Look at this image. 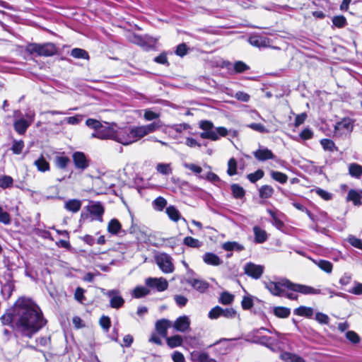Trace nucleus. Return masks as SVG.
Listing matches in <instances>:
<instances>
[{
    "label": "nucleus",
    "instance_id": "17",
    "mask_svg": "<svg viewBox=\"0 0 362 362\" xmlns=\"http://www.w3.org/2000/svg\"><path fill=\"white\" fill-rule=\"evenodd\" d=\"M346 200L352 202L355 206H360L362 204V190L350 189Z\"/></svg>",
    "mask_w": 362,
    "mask_h": 362
},
{
    "label": "nucleus",
    "instance_id": "60",
    "mask_svg": "<svg viewBox=\"0 0 362 362\" xmlns=\"http://www.w3.org/2000/svg\"><path fill=\"white\" fill-rule=\"evenodd\" d=\"M315 320L320 324L327 325L329 322V317L322 313H317L315 314Z\"/></svg>",
    "mask_w": 362,
    "mask_h": 362
},
{
    "label": "nucleus",
    "instance_id": "7",
    "mask_svg": "<svg viewBox=\"0 0 362 362\" xmlns=\"http://www.w3.org/2000/svg\"><path fill=\"white\" fill-rule=\"evenodd\" d=\"M116 124L104 127L101 126L99 129L92 134L91 137L100 139H115Z\"/></svg>",
    "mask_w": 362,
    "mask_h": 362
},
{
    "label": "nucleus",
    "instance_id": "56",
    "mask_svg": "<svg viewBox=\"0 0 362 362\" xmlns=\"http://www.w3.org/2000/svg\"><path fill=\"white\" fill-rule=\"evenodd\" d=\"M170 128L177 133H181L185 130H188L191 129L189 124L187 123L173 124L170 127Z\"/></svg>",
    "mask_w": 362,
    "mask_h": 362
},
{
    "label": "nucleus",
    "instance_id": "32",
    "mask_svg": "<svg viewBox=\"0 0 362 362\" xmlns=\"http://www.w3.org/2000/svg\"><path fill=\"white\" fill-rule=\"evenodd\" d=\"M335 131H347L349 132L352 129V125L349 119H344L341 122H339L336 124L334 127Z\"/></svg>",
    "mask_w": 362,
    "mask_h": 362
},
{
    "label": "nucleus",
    "instance_id": "64",
    "mask_svg": "<svg viewBox=\"0 0 362 362\" xmlns=\"http://www.w3.org/2000/svg\"><path fill=\"white\" fill-rule=\"evenodd\" d=\"M86 124L88 127L94 129L95 131L99 129V128H100L102 126L99 121L94 119H88L86 122Z\"/></svg>",
    "mask_w": 362,
    "mask_h": 362
},
{
    "label": "nucleus",
    "instance_id": "14",
    "mask_svg": "<svg viewBox=\"0 0 362 362\" xmlns=\"http://www.w3.org/2000/svg\"><path fill=\"white\" fill-rule=\"evenodd\" d=\"M249 42L252 46L261 48L270 46V40L267 37L260 35H253L249 38Z\"/></svg>",
    "mask_w": 362,
    "mask_h": 362
},
{
    "label": "nucleus",
    "instance_id": "26",
    "mask_svg": "<svg viewBox=\"0 0 362 362\" xmlns=\"http://www.w3.org/2000/svg\"><path fill=\"white\" fill-rule=\"evenodd\" d=\"M165 212L169 218L175 222H177L181 218L180 211L174 206L167 207Z\"/></svg>",
    "mask_w": 362,
    "mask_h": 362
},
{
    "label": "nucleus",
    "instance_id": "42",
    "mask_svg": "<svg viewBox=\"0 0 362 362\" xmlns=\"http://www.w3.org/2000/svg\"><path fill=\"white\" fill-rule=\"evenodd\" d=\"M71 55L76 59H88V52L80 48H74L71 52Z\"/></svg>",
    "mask_w": 362,
    "mask_h": 362
},
{
    "label": "nucleus",
    "instance_id": "31",
    "mask_svg": "<svg viewBox=\"0 0 362 362\" xmlns=\"http://www.w3.org/2000/svg\"><path fill=\"white\" fill-rule=\"evenodd\" d=\"M259 197L262 199L270 198L274 194V189L270 185H263L259 190Z\"/></svg>",
    "mask_w": 362,
    "mask_h": 362
},
{
    "label": "nucleus",
    "instance_id": "21",
    "mask_svg": "<svg viewBox=\"0 0 362 362\" xmlns=\"http://www.w3.org/2000/svg\"><path fill=\"white\" fill-rule=\"evenodd\" d=\"M188 283L200 293H204L209 288V284L203 280L192 279L188 280Z\"/></svg>",
    "mask_w": 362,
    "mask_h": 362
},
{
    "label": "nucleus",
    "instance_id": "44",
    "mask_svg": "<svg viewBox=\"0 0 362 362\" xmlns=\"http://www.w3.org/2000/svg\"><path fill=\"white\" fill-rule=\"evenodd\" d=\"M332 23L334 26L341 28L346 25V19L344 16H336L332 18Z\"/></svg>",
    "mask_w": 362,
    "mask_h": 362
},
{
    "label": "nucleus",
    "instance_id": "45",
    "mask_svg": "<svg viewBox=\"0 0 362 362\" xmlns=\"http://www.w3.org/2000/svg\"><path fill=\"white\" fill-rule=\"evenodd\" d=\"M234 300V296L228 292H223L219 298V302L223 305H230Z\"/></svg>",
    "mask_w": 362,
    "mask_h": 362
},
{
    "label": "nucleus",
    "instance_id": "61",
    "mask_svg": "<svg viewBox=\"0 0 362 362\" xmlns=\"http://www.w3.org/2000/svg\"><path fill=\"white\" fill-rule=\"evenodd\" d=\"M174 300L176 304L180 308L185 306L188 302V299L182 295H175Z\"/></svg>",
    "mask_w": 362,
    "mask_h": 362
},
{
    "label": "nucleus",
    "instance_id": "13",
    "mask_svg": "<svg viewBox=\"0 0 362 362\" xmlns=\"http://www.w3.org/2000/svg\"><path fill=\"white\" fill-rule=\"evenodd\" d=\"M73 160L76 168L84 170L88 166V161L82 152H75L73 154Z\"/></svg>",
    "mask_w": 362,
    "mask_h": 362
},
{
    "label": "nucleus",
    "instance_id": "4",
    "mask_svg": "<svg viewBox=\"0 0 362 362\" xmlns=\"http://www.w3.org/2000/svg\"><path fill=\"white\" fill-rule=\"evenodd\" d=\"M199 127L204 130L200 134L202 139L217 141L219 136H226L228 134V130L225 127H220L214 129V124L208 120H202L199 122Z\"/></svg>",
    "mask_w": 362,
    "mask_h": 362
},
{
    "label": "nucleus",
    "instance_id": "40",
    "mask_svg": "<svg viewBox=\"0 0 362 362\" xmlns=\"http://www.w3.org/2000/svg\"><path fill=\"white\" fill-rule=\"evenodd\" d=\"M70 163V159L66 156H59L55 158V165L60 169H64Z\"/></svg>",
    "mask_w": 362,
    "mask_h": 362
},
{
    "label": "nucleus",
    "instance_id": "2",
    "mask_svg": "<svg viewBox=\"0 0 362 362\" xmlns=\"http://www.w3.org/2000/svg\"><path fill=\"white\" fill-rule=\"evenodd\" d=\"M264 286L272 295L276 296H284L285 289L298 292L305 295H317L321 293V291L320 289L315 288L310 286L294 284L286 279H283L278 281H270L264 282Z\"/></svg>",
    "mask_w": 362,
    "mask_h": 362
},
{
    "label": "nucleus",
    "instance_id": "41",
    "mask_svg": "<svg viewBox=\"0 0 362 362\" xmlns=\"http://www.w3.org/2000/svg\"><path fill=\"white\" fill-rule=\"evenodd\" d=\"M231 191L233 197L236 199H241L245 196L244 189L238 184L231 185Z\"/></svg>",
    "mask_w": 362,
    "mask_h": 362
},
{
    "label": "nucleus",
    "instance_id": "3",
    "mask_svg": "<svg viewBox=\"0 0 362 362\" xmlns=\"http://www.w3.org/2000/svg\"><path fill=\"white\" fill-rule=\"evenodd\" d=\"M136 127H118L116 126L115 141L124 146L139 140Z\"/></svg>",
    "mask_w": 362,
    "mask_h": 362
},
{
    "label": "nucleus",
    "instance_id": "50",
    "mask_svg": "<svg viewBox=\"0 0 362 362\" xmlns=\"http://www.w3.org/2000/svg\"><path fill=\"white\" fill-rule=\"evenodd\" d=\"M320 144L325 151H329L332 152L336 148L334 143L330 139H323L320 141Z\"/></svg>",
    "mask_w": 362,
    "mask_h": 362
},
{
    "label": "nucleus",
    "instance_id": "34",
    "mask_svg": "<svg viewBox=\"0 0 362 362\" xmlns=\"http://www.w3.org/2000/svg\"><path fill=\"white\" fill-rule=\"evenodd\" d=\"M281 358L285 362H303L301 357L288 352L281 354Z\"/></svg>",
    "mask_w": 362,
    "mask_h": 362
},
{
    "label": "nucleus",
    "instance_id": "33",
    "mask_svg": "<svg viewBox=\"0 0 362 362\" xmlns=\"http://www.w3.org/2000/svg\"><path fill=\"white\" fill-rule=\"evenodd\" d=\"M34 165L37 170L41 172H45L49 170V164L43 156H41L34 162Z\"/></svg>",
    "mask_w": 362,
    "mask_h": 362
},
{
    "label": "nucleus",
    "instance_id": "19",
    "mask_svg": "<svg viewBox=\"0 0 362 362\" xmlns=\"http://www.w3.org/2000/svg\"><path fill=\"white\" fill-rule=\"evenodd\" d=\"M81 206L82 202L81 200L73 199L65 202L64 209L70 212L76 213L81 209Z\"/></svg>",
    "mask_w": 362,
    "mask_h": 362
},
{
    "label": "nucleus",
    "instance_id": "24",
    "mask_svg": "<svg viewBox=\"0 0 362 362\" xmlns=\"http://www.w3.org/2000/svg\"><path fill=\"white\" fill-rule=\"evenodd\" d=\"M30 123L28 122V120H25V119H19L16 120L13 124L14 129L19 134H23L28 127L30 126Z\"/></svg>",
    "mask_w": 362,
    "mask_h": 362
},
{
    "label": "nucleus",
    "instance_id": "11",
    "mask_svg": "<svg viewBox=\"0 0 362 362\" xmlns=\"http://www.w3.org/2000/svg\"><path fill=\"white\" fill-rule=\"evenodd\" d=\"M159 127V124L156 122H153L147 125L136 127L139 139H141L146 135L155 132Z\"/></svg>",
    "mask_w": 362,
    "mask_h": 362
},
{
    "label": "nucleus",
    "instance_id": "22",
    "mask_svg": "<svg viewBox=\"0 0 362 362\" xmlns=\"http://www.w3.org/2000/svg\"><path fill=\"white\" fill-rule=\"evenodd\" d=\"M107 180L108 177L106 176L98 177L95 180L94 184L100 187V191L101 192L110 189L115 185L113 183L110 182Z\"/></svg>",
    "mask_w": 362,
    "mask_h": 362
},
{
    "label": "nucleus",
    "instance_id": "43",
    "mask_svg": "<svg viewBox=\"0 0 362 362\" xmlns=\"http://www.w3.org/2000/svg\"><path fill=\"white\" fill-rule=\"evenodd\" d=\"M167 201L165 198L162 197H157L153 202V206L157 211H163V209L166 206Z\"/></svg>",
    "mask_w": 362,
    "mask_h": 362
},
{
    "label": "nucleus",
    "instance_id": "63",
    "mask_svg": "<svg viewBox=\"0 0 362 362\" xmlns=\"http://www.w3.org/2000/svg\"><path fill=\"white\" fill-rule=\"evenodd\" d=\"M188 48L185 43L180 44L177 45L175 54L181 57H184L187 53Z\"/></svg>",
    "mask_w": 362,
    "mask_h": 362
},
{
    "label": "nucleus",
    "instance_id": "53",
    "mask_svg": "<svg viewBox=\"0 0 362 362\" xmlns=\"http://www.w3.org/2000/svg\"><path fill=\"white\" fill-rule=\"evenodd\" d=\"M249 69L250 67L242 61H238L234 64V69L236 73H243Z\"/></svg>",
    "mask_w": 362,
    "mask_h": 362
},
{
    "label": "nucleus",
    "instance_id": "57",
    "mask_svg": "<svg viewBox=\"0 0 362 362\" xmlns=\"http://www.w3.org/2000/svg\"><path fill=\"white\" fill-rule=\"evenodd\" d=\"M183 165L185 168L190 170L196 175L200 174L202 172V168L196 164L185 163Z\"/></svg>",
    "mask_w": 362,
    "mask_h": 362
},
{
    "label": "nucleus",
    "instance_id": "46",
    "mask_svg": "<svg viewBox=\"0 0 362 362\" xmlns=\"http://www.w3.org/2000/svg\"><path fill=\"white\" fill-rule=\"evenodd\" d=\"M156 170L163 175H170L172 173V169L169 163H158L156 166Z\"/></svg>",
    "mask_w": 362,
    "mask_h": 362
},
{
    "label": "nucleus",
    "instance_id": "48",
    "mask_svg": "<svg viewBox=\"0 0 362 362\" xmlns=\"http://www.w3.org/2000/svg\"><path fill=\"white\" fill-rule=\"evenodd\" d=\"M24 148V142L22 140L16 141L14 140L13 142V145L11 147V151L14 154H20L21 153L23 149Z\"/></svg>",
    "mask_w": 362,
    "mask_h": 362
},
{
    "label": "nucleus",
    "instance_id": "29",
    "mask_svg": "<svg viewBox=\"0 0 362 362\" xmlns=\"http://www.w3.org/2000/svg\"><path fill=\"white\" fill-rule=\"evenodd\" d=\"M150 293V290L144 286H136L132 293V296L135 298L144 297Z\"/></svg>",
    "mask_w": 362,
    "mask_h": 362
},
{
    "label": "nucleus",
    "instance_id": "51",
    "mask_svg": "<svg viewBox=\"0 0 362 362\" xmlns=\"http://www.w3.org/2000/svg\"><path fill=\"white\" fill-rule=\"evenodd\" d=\"M237 162L235 158H232L228 163L227 173L229 175L232 176L237 173Z\"/></svg>",
    "mask_w": 362,
    "mask_h": 362
},
{
    "label": "nucleus",
    "instance_id": "23",
    "mask_svg": "<svg viewBox=\"0 0 362 362\" xmlns=\"http://www.w3.org/2000/svg\"><path fill=\"white\" fill-rule=\"evenodd\" d=\"M90 214L95 216L98 220L102 221L103 214H104V208L100 203H95L90 205L88 208Z\"/></svg>",
    "mask_w": 362,
    "mask_h": 362
},
{
    "label": "nucleus",
    "instance_id": "52",
    "mask_svg": "<svg viewBox=\"0 0 362 362\" xmlns=\"http://www.w3.org/2000/svg\"><path fill=\"white\" fill-rule=\"evenodd\" d=\"M264 175V173L263 170H257L254 173L248 174L247 178L251 182L254 183L257 180H260L261 178H262Z\"/></svg>",
    "mask_w": 362,
    "mask_h": 362
},
{
    "label": "nucleus",
    "instance_id": "37",
    "mask_svg": "<svg viewBox=\"0 0 362 362\" xmlns=\"http://www.w3.org/2000/svg\"><path fill=\"white\" fill-rule=\"evenodd\" d=\"M274 315L281 318H286L290 315L291 310L286 307H276L274 308Z\"/></svg>",
    "mask_w": 362,
    "mask_h": 362
},
{
    "label": "nucleus",
    "instance_id": "8",
    "mask_svg": "<svg viewBox=\"0 0 362 362\" xmlns=\"http://www.w3.org/2000/svg\"><path fill=\"white\" fill-rule=\"evenodd\" d=\"M243 270L245 274L255 279H259L264 271V267L253 262H247L244 265Z\"/></svg>",
    "mask_w": 362,
    "mask_h": 362
},
{
    "label": "nucleus",
    "instance_id": "18",
    "mask_svg": "<svg viewBox=\"0 0 362 362\" xmlns=\"http://www.w3.org/2000/svg\"><path fill=\"white\" fill-rule=\"evenodd\" d=\"M253 233L255 235V243H263L268 238L267 232L258 226H255L253 227Z\"/></svg>",
    "mask_w": 362,
    "mask_h": 362
},
{
    "label": "nucleus",
    "instance_id": "16",
    "mask_svg": "<svg viewBox=\"0 0 362 362\" xmlns=\"http://www.w3.org/2000/svg\"><path fill=\"white\" fill-rule=\"evenodd\" d=\"M170 327H171V322L166 319L158 320L156 323V331L163 337H167L168 329Z\"/></svg>",
    "mask_w": 362,
    "mask_h": 362
},
{
    "label": "nucleus",
    "instance_id": "55",
    "mask_svg": "<svg viewBox=\"0 0 362 362\" xmlns=\"http://www.w3.org/2000/svg\"><path fill=\"white\" fill-rule=\"evenodd\" d=\"M346 337L350 342L355 344L360 341L359 336L354 331H348L346 333Z\"/></svg>",
    "mask_w": 362,
    "mask_h": 362
},
{
    "label": "nucleus",
    "instance_id": "9",
    "mask_svg": "<svg viewBox=\"0 0 362 362\" xmlns=\"http://www.w3.org/2000/svg\"><path fill=\"white\" fill-rule=\"evenodd\" d=\"M105 295L110 298L111 308L119 309L123 306L124 300L118 290H110L105 293Z\"/></svg>",
    "mask_w": 362,
    "mask_h": 362
},
{
    "label": "nucleus",
    "instance_id": "1",
    "mask_svg": "<svg viewBox=\"0 0 362 362\" xmlns=\"http://www.w3.org/2000/svg\"><path fill=\"white\" fill-rule=\"evenodd\" d=\"M1 322L11 326L16 335L31 339L47 323L40 307L33 300L20 298L13 309L3 315Z\"/></svg>",
    "mask_w": 362,
    "mask_h": 362
},
{
    "label": "nucleus",
    "instance_id": "35",
    "mask_svg": "<svg viewBox=\"0 0 362 362\" xmlns=\"http://www.w3.org/2000/svg\"><path fill=\"white\" fill-rule=\"evenodd\" d=\"M120 230L121 224L118 220L113 218L108 223L107 230L111 234H117Z\"/></svg>",
    "mask_w": 362,
    "mask_h": 362
},
{
    "label": "nucleus",
    "instance_id": "47",
    "mask_svg": "<svg viewBox=\"0 0 362 362\" xmlns=\"http://www.w3.org/2000/svg\"><path fill=\"white\" fill-rule=\"evenodd\" d=\"M13 180L11 176L4 175L0 177V187L6 189L11 187L13 185Z\"/></svg>",
    "mask_w": 362,
    "mask_h": 362
},
{
    "label": "nucleus",
    "instance_id": "6",
    "mask_svg": "<svg viewBox=\"0 0 362 362\" xmlns=\"http://www.w3.org/2000/svg\"><path fill=\"white\" fill-rule=\"evenodd\" d=\"M156 262L163 272L169 274L174 271V265L172 262V257L165 254L160 253L156 256Z\"/></svg>",
    "mask_w": 362,
    "mask_h": 362
},
{
    "label": "nucleus",
    "instance_id": "20",
    "mask_svg": "<svg viewBox=\"0 0 362 362\" xmlns=\"http://www.w3.org/2000/svg\"><path fill=\"white\" fill-rule=\"evenodd\" d=\"M203 261L210 265L218 266L222 264V260L214 253L206 252L203 256Z\"/></svg>",
    "mask_w": 362,
    "mask_h": 362
},
{
    "label": "nucleus",
    "instance_id": "58",
    "mask_svg": "<svg viewBox=\"0 0 362 362\" xmlns=\"http://www.w3.org/2000/svg\"><path fill=\"white\" fill-rule=\"evenodd\" d=\"M221 307L216 306L213 308L209 313V317L210 319H217L218 317L221 316Z\"/></svg>",
    "mask_w": 362,
    "mask_h": 362
},
{
    "label": "nucleus",
    "instance_id": "28",
    "mask_svg": "<svg viewBox=\"0 0 362 362\" xmlns=\"http://www.w3.org/2000/svg\"><path fill=\"white\" fill-rule=\"evenodd\" d=\"M294 313L297 315L311 317L314 314V310L312 308L310 307L300 306L299 308L294 310Z\"/></svg>",
    "mask_w": 362,
    "mask_h": 362
},
{
    "label": "nucleus",
    "instance_id": "49",
    "mask_svg": "<svg viewBox=\"0 0 362 362\" xmlns=\"http://www.w3.org/2000/svg\"><path fill=\"white\" fill-rule=\"evenodd\" d=\"M347 240L353 247L362 250V239H359L354 235H350L347 238Z\"/></svg>",
    "mask_w": 362,
    "mask_h": 362
},
{
    "label": "nucleus",
    "instance_id": "15",
    "mask_svg": "<svg viewBox=\"0 0 362 362\" xmlns=\"http://www.w3.org/2000/svg\"><path fill=\"white\" fill-rule=\"evenodd\" d=\"M253 155L256 159L260 161H264L274 158V155L272 151L265 147H260L253 153Z\"/></svg>",
    "mask_w": 362,
    "mask_h": 362
},
{
    "label": "nucleus",
    "instance_id": "54",
    "mask_svg": "<svg viewBox=\"0 0 362 362\" xmlns=\"http://www.w3.org/2000/svg\"><path fill=\"white\" fill-rule=\"evenodd\" d=\"M221 316L227 319H233L236 316V311L233 308H221Z\"/></svg>",
    "mask_w": 362,
    "mask_h": 362
},
{
    "label": "nucleus",
    "instance_id": "39",
    "mask_svg": "<svg viewBox=\"0 0 362 362\" xmlns=\"http://www.w3.org/2000/svg\"><path fill=\"white\" fill-rule=\"evenodd\" d=\"M271 177L276 181L281 183V184H284L287 182L288 180V176L281 173V172H279V171H271Z\"/></svg>",
    "mask_w": 362,
    "mask_h": 362
},
{
    "label": "nucleus",
    "instance_id": "25",
    "mask_svg": "<svg viewBox=\"0 0 362 362\" xmlns=\"http://www.w3.org/2000/svg\"><path fill=\"white\" fill-rule=\"evenodd\" d=\"M222 248L226 251L235 250L238 252L242 251L245 249V247L235 241L226 242L222 245Z\"/></svg>",
    "mask_w": 362,
    "mask_h": 362
},
{
    "label": "nucleus",
    "instance_id": "62",
    "mask_svg": "<svg viewBox=\"0 0 362 362\" xmlns=\"http://www.w3.org/2000/svg\"><path fill=\"white\" fill-rule=\"evenodd\" d=\"M0 222L6 225L11 223L9 214L4 211L1 206H0Z\"/></svg>",
    "mask_w": 362,
    "mask_h": 362
},
{
    "label": "nucleus",
    "instance_id": "10",
    "mask_svg": "<svg viewBox=\"0 0 362 362\" xmlns=\"http://www.w3.org/2000/svg\"><path fill=\"white\" fill-rule=\"evenodd\" d=\"M147 286L151 288H155L158 291H164L168 287V283L167 280L163 277L160 278H147L145 281Z\"/></svg>",
    "mask_w": 362,
    "mask_h": 362
},
{
    "label": "nucleus",
    "instance_id": "30",
    "mask_svg": "<svg viewBox=\"0 0 362 362\" xmlns=\"http://www.w3.org/2000/svg\"><path fill=\"white\" fill-rule=\"evenodd\" d=\"M313 262L322 270L325 271L327 273H331L332 271V264L327 260H313Z\"/></svg>",
    "mask_w": 362,
    "mask_h": 362
},
{
    "label": "nucleus",
    "instance_id": "12",
    "mask_svg": "<svg viewBox=\"0 0 362 362\" xmlns=\"http://www.w3.org/2000/svg\"><path fill=\"white\" fill-rule=\"evenodd\" d=\"M190 320L187 315L179 317L173 324V327L179 332H184L189 329Z\"/></svg>",
    "mask_w": 362,
    "mask_h": 362
},
{
    "label": "nucleus",
    "instance_id": "38",
    "mask_svg": "<svg viewBox=\"0 0 362 362\" xmlns=\"http://www.w3.org/2000/svg\"><path fill=\"white\" fill-rule=\"evenodd\" d=\"M183 243L185 245L193 248H199L202 245V242H200L198 239L194 238L191 236L185 238Z\"/></svg>",
    "mask_w": 362,
    "mask_h": 362
},
{
    "label": "nucleus",
    "instance_id": "5",
    "mask_svg": "<svg viewBox=\"0 0 362 362\" xmlns=\"http://www.w3.org/2000/svg\"><path fill=\"white\" fill-rule=\"evenodd\" d=\"M26 50L30 54H36L38 56L51 57L57 52L56 46L51 42L45 44L31 43L28 45Z\"/></svg>",
    "mask_w": 362,
    "mask_h": 362
},
{
    "label": "nucleus",
    "instance_id": "27",
    "mask_svg": "<svg viewBox=\"0 0 362 362\" xmlns=\"http://www.w3.org/2000/svg\"><path fill=\"white\" fill-rule=\"evenodd\" d=\"M349 173L351 176L360 178L362 176V166L357 163H351L349 165Z\"/></svg>",
    "mask_w": 362,
    "mask_h": 362
},
{
    "label": "nucleus",
    "instance_id": "59",
    "mask_svg": "<svg viewBox=\"0 0 362 362\" xmlns=\"http://www.w3.org/2000/svg\"><path fill=\"white\" fill-rule=\"evenodd\" d=\"M247 127L252 129L254 131L260 132V133H267L268 131L265 128V127L260 123H251L247 125Z\"/></svg>",
    "mask_w": 362,
    "mask_h": 362
},
{
    "label": "nucleus",
    "instance_id": "36",
    "mask_svg": "<svg viewBox=\"0 0 362 362\" xmlns=\"http://www.w3.org/2000/svg\"><path fill=\"white\" fill-rule=\"evenodd\" d=\"M167 344L170 348H175L181 346L182 338L180 335H175L170 337H166Z\"/></svg>",
    "mask_w": 362,
    "mask_h": 362
}]
</instances>
